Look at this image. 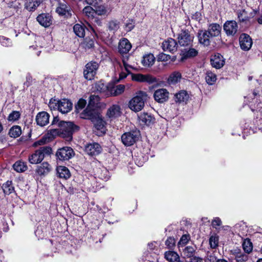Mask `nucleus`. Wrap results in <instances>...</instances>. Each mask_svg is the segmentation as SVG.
Returning <instances> with one entry per match:
<instances>
[{
    "label": "nucleus",
    "instance_id": "nucleus-29",
    "mask_svg": "<svg viewBox=\"0 0 262 262\" xmlns=\"http://www.w3.org/2000/svg\"><path fill=\"white\" fill-rule=\"evenodd\" d=\"M181 74L178 71L172 72L169 76L167 81L170 84H175L180 81Z\"/></svg>",
    "mask_w": 262,
    "mask_h": 262
},
{
    "label": "nucleus",
    "instance_id": "nucleus-13",
    "mask_svg": "<svg viewBox=\"0 0 262 262\" xmlns=\"http://www.w3.org/2000/svg\"><path fill=\"white\" fill-rule=\"evenodd\" d=\"M238 26L235 21H227L224 25V30L227 35L233 36L237 31Z\"/></svg>",
    "mask_w": 262,
    "mask_h": 262
},
{
    "label": "nucleus",
    "instance_id": "nucleus-56",
    "mask_svg": "<svg viewBox=\"0 0 262 262\" xmlns=\"http://www.w3.org/2000/svg\"><path fill=\"white\" fill-rule=\"evenodd\" d=\"M222 224V221L219 217L214 218L212 222V225L213 227L216 228L217 226H221Z\"/></svg>",
    "mask_w": 262,
    "mask_h": 262
},
{
    "label": "nucleus",
    "instance_id": "nucleus-32",
    "mask_svg": "<svg viewBox=\"0 0 262 262\" xmlns=\"http://www.w3.org/2000/svg\"><path fill=\"white\" fill-rule=\"evenodd\" d=\"M164 257L169 262H177L180 259V256L178 253L172 251L166 252Z\"/></svg>",
    "mask_w": 262,
    "mask_h": 262
},
{
    "label": "nucleus",
    "instance_id": "nucleus-55",
    "mask_svg": "<svg viewBox=\"0 0 262 262\" xmlns=\"http://www.w3.org/2000/svg\"><path fill=\"white\" fill-rule=\"evenodd\" d=\"M165 245L169 248H172L175 245L174 239L172 237H168L165 242Z\"/></svg>",
    "mask_w": 262,
    "mask_h": 262
},
{
    "label": "nucleus",
    "instance_id": "nucleus-26",
    "mask_svg": "<svg viewBox=\"0 0 262 262\" xmlns=\"http://www.w3.org/2000/svg\"><path fill=\"white\" fill-rule=\"evenodd\" d=\"M155 61V57L153 54L148 53L145 54L142 59V63L143 66L150 67L152 66Z\"/></svg>",
    "mask_w": 262,
    "mask_h": 262
},
{
    "label": "nucleus",
    "instance_id": "nucleus-4",
    "mask_svg": "<svg viewBox=\"0 0 262 262\" xmlns=\"http://www.w3.org/2000/svg\"><path fill=\"white\" fill-rule=\"evenodd\" d=\"M72 103L67 99H62L60 100L51 99L49 104V106L51 110H58L62 114L69 112L72 110Z\"/></svg>",
    "mask_w": 262,
    "mask_h": 262
},
{
    "label": "nucleus",
    "instance_id": "nucleus-31",
    "mask_svg": "<svg viewBox=\"0 0 262 262\" xmlns=\"http://www.w3.org/2000/svg\"><path fill=\"white\" fill-rule=\"evenodd\" d=\"M195 251V249L194 247L192 246H187L181 248V251L180 252L185 258H189L193 257Z\"/></svg>",
    "mask_w": 262,
    "mask_h": 262
},
{
    "label": "nucleus",
    "instance_id": "nucleus-12",
    "mask_svg": "<svg viewBox=\"0 0 262 262\" xmlns=\"http://www.w3.org/2000/svg\"><path fill=\"white\" fill-rule=\"evenodd\" d=\"M154 97L157 102L163 103L168 100L169 93L165 89H158L155 92Z\"/></svg>",
    "mask_w": 262,
    "mask_h": 262
},
{
    "label": "nucleus",
    "instance_id": "nucleus-42",
    "mask_svg": "<svg viewBox=\"0 0 262 262\" xmlns=\"http://www.w3.org/2000/svg\"><path fill=\"white\" fill-rule=\"evenodd\" d=\"M2 188L6 194H9L14 191V187L12 186L11 181H8L3 185Z\"/></svg>",
    "mask_w": 262,
    "mask_h": 262
},
{
    "label": "nucleus",
    "instance_id": "nucleus-3",
    "mask_svg": "<svg viewBox=\"0 0 262 262\" xmlns=\"http://www.w3.org/2000/svg\"><path fill=\"white\" fill-rule=\"evenodd\" d=\"M147 98L146 92L139 91L136 93L135 96L129 101L128 107L135 112L141 111L145 104Z\"/></svg>",
    "mask_w": 262,
    "mask_h": 262
},
{
    "label": "nucleus",
    "instance_id": "nucleus-28",
    "mask_svg": "<svg viewBox=\"0 0 262 262\" xmlns=\"http://www.w3.org/2000/svg\"><path fill=\"white\" fill-rule=\"evenodd\" d=\"M100 101V97L98 95L93 94L90 96L89 103L85 110L89 108V110H94L96 112V110L93 108L95 105H97Z\"/></svg>",
    "mask_w": 262,
    "mask_h": 262
},
{
    "label": "nucleus",
    "instance_id": "nucleus-9",
    "mask_svg": "<svg viewBox=\"0 0 262 262\" xmlns=\"http://www.w3.org/2000/svg\"><path fill=\"white\" fill-rule=\"evenodd\" d=\"M193 36H191L188 31H183L178 36V42L181 46H187L191 45Z\"/></svg>",
    "mask_w": 262,
    "mask_h": 262
},
{
    "label": "nucleus",
    "instance_id": "nucleus-10",
    "mask_svg": "<svg viewBox=\"0 0 262 262\" xmlns=\"http://www.w3.org/2000/svg\"><path fill=\"white\" fill-rule=\"evenodd\" d=\"M132 78L133 80L140 82L151 83L156 82V78L149 74H132Z\"/></svg>",
    "mask_w": 262,
    "mask_h": 262
},
{
    "label": "nucleus",
    "instance_id": "nucleus-48",
    "mask_svg": "<svg viewBox=\"0 0 262 262\" xmlns=\"http://www.w3.org/2000/svg\"><path fill=\"white\" fill-rule=\"evenodd\" d=\"M20 117L19 112L13 111L8 116V120L9 121H15L18 119Z\"/></svg>",
    "mask_w": 262,
    "mask_h": 262
},
{
    "label": "nucleus",
    "instance_id": "nucleus-44",
    "mask_svg": "<svg viewBox=\"0 0 262 262\" xmlns=\"http://www.w3.org/2000/svg\"><path fill=\"white\" fill-rule=\"evenodd\" d=\"M189 240V235L186 234L182 235L178 244L179 251H181V248L184 247L188 243Z\"/></svg>",
    "mask_w": 262,
    "mask_h": 262
},
{
    "label": "nucleus",
    "instance_id": "nucleus-34",
    "mask_svg": "<svg viewBox=\"0 0 262 262\" xmlns=\"http://www.w3.org/2000/svg\"><path fill=\"white\" fill-rule=\"evenodd\" d=\"M57 172L60 178L67 179L70 177V172L65 166H60L57 167Z\"/></svg>",
    "mask_w": 262,
    "mask_h": 262
},
{
    "label": "nucleus",
    "instance_id": "nucleus-16",
    "mask_svg": "<svg viewBox=\"0 0 262 262\" xmlns=\"http://www.w3.org/2000/svg\"><path fill=\"white\" fill-rule=\"evenodd\" d=\"M162 47L163 50L174 52L177 50L178 45L172 38H169L163 42Z\"/></svg>",
    "mask_w": 262,
    "mask_h": 262
},
{
    "label": "nucleus",
    "instance_id": "nucleus-49",
    "mask_svg": "<svg viewBox=\"0 0 262 262\" xmlns=\"http://www.w3.org/2000/svg\"><path fill=\"white\" fill-rule=\"evenodd\" d=\"M217 258L214 253H208L205 259L206 262H216Z\"/></svg>",
    "mask_w": 262,
    "mask_h": 262
},
{
    "label": "nucleus",
    "instance_id": "nucleus-19",
    "mask_svg": "<svg viewBox=\"0 0 262 262\" xmlns=\"http://www.w3.org/2000/svg\"><path fill=\"white\" fill-rule=\"evenodd\" d=\"M56 12L61 15H63L66 17L71 16V8L65 3H60L59 6L57 8Z\"/></svg>",
    "mask_w": 262,
    "mask_h": 262
},
{
    "label": "nucleus",
    "instance_id": "nucleus-30",
    "mask_svg": "<svg viewBox=\"0 0 262 262\" xmlns=\"http://www.w3.org/2000/svg\"><path fill=\"white\" fill-rule=\"evenodd\" d=\"M39 5V0H28L25 3V8L29 11H34Z\"/></svg>",
    "mask_w": 262,
    "mask_h": 262
},
{
    "label": "nucleus",
    "instance_id": "nucleus-11",
    "mask_svg": "<svg viewBox=\"0 0 262 262\" xmlns=\"http://www.w3.org/2000/svg\"><path fill=\"white\" fill-rule=\"evenodd\" d=\"M239 40L242 50L248 51L250 49L252 45V40L249 35L246 34H242L239 37Z\"/></svg>",
    "mask_w": 262,
    "mask_h": 262
},
{
    "label": "nucleus",
    "instance_id": "nucleus-61",
    "mask_svg": "<svg viewBox=\"0 0 262 262\" xmlns=\"http://www.w3.org/2000/svg\"><path fill=\"white\" fill-rule=\"evenodd\" d=\"M94 46V41L92 40H90L86 44V46L89 48H92Z\"/></svg>",
    "mask_w": 262,
    "mask_h": 262
},
{
    "label": "nucleus",
    "instance_id": "nucleus-7",
    "mask_svg": "<svg viewBox=\"0 0 262 262\" xmlns=\"http://www.w3.org/2000/svg\"><path fill=\"white\" fill-rule=\"evenodd\" d=\"M74 155V152L70 147H64L59 149L56 153L58 159L61 161L68 160Z\"/></svg>",
    "mask_w": 262,
    "mask_h": 262
},
{
    "label": "nucleus",
    "instance_id": "nucleus-2",
    "mask_svg": "<svg viewBox=\"0 0 262 262\" xmlns=\"http://www.w3.org/2000/svg\"><path fill=\"white\" fill-rule=\"evenodd\" d=\"M81 117L84 119H89L92 120L93 122L95 128L100 130L102 134L105 132V122L96 112L93 110H89V108L85 110L83 113L81 114Z\"/></svg>",
    "mask_w": 262,
    "mask_h": 262
},
{
    "label": "nucleus",
    "instance_id": "nucleus-6",
    "mask_svg": "<svg viewBox=\"0 0 262 262\" xmlns=\"http://www.w3.org/2000/svg\"><path fill=\"white\" fill-rule=\"evenodd\" d=\"M99 68V64L96 62H90L88 63L83 71L84 76L88 80H92L96 74Z\"/></svg>",
    "mask_w": 262,
    "mask_h": 262
},
{
    "label": "nucleus",
    "instance_id": "nucleus-17",
    "mask_svg": "<svg viewBox=\"0 0 262 262\" xmlns=\"http://www.w3.org/2000/svg\"><path fill=\"white\" fill-rule=\"evenodd\" d=\"M49 117L50 115L47 112H40L36 115V123L38 125L40 126H45L49 122Z\"/></svg>",
    "mask_w": 262,
    "mask_h": 262
},
{
    "label": "nucleus",
    "instance_id": "nucleus-14",
    "mask_svg": "<svg viewBox=\"0 0 262 262\" xmlns=\"http://www.w3.org/2000/svg\"><path fill=\"white\" fill-rule=\"evenodd\" d=\"M37 21L45 27H49L52 23L51 15L48 13H42L37 17Z\"/></svg>",
    "mask_w": 262,
    "mask_h": 262
},
{
    "label": "nucleus",
    "instance_id": "nucleus-39",
    "mask_svg": "<svg viewBox=\"0 0 262 262\" xmlns=\"http://www.w3.org/2000/svg\"><path fill=\"white\" fill-rule=\"evenodd\" d=\"M243 248L244 251L249 254L253 250V245L251 241L249 238L245 239L243 242Z\"/></svg>",
    "mask_w": 262,
    "mask_h": 262
},
{
    "label": "nucleus",
    "instance_id": "nucleus-25",
    "mask_svg": "<svg viewBox=\"0 0 262 262\" xmlns=\"http://www.w3.org/2000/svg\"><path fill=\"white\" fill-rule=\"evenodd\" d=\"M199 39L201 43L205 46L210 44V38L211 37L208 31H200L199 32Z\"/></svg>",
    "mask_w": 262,
    "mask_h": 262
},
{
    "label": "nucleus",
    "instance_id": "nucleus-47",
    "mask_svg": "<svg viewBox=\"0 0 262 262\" xmlns=\"http://www.w3.org/2000/svg\"><path fill=\"white\" fill-rule=\"evenodd\" d=\"M248 258V256L246 254L239 253L235 256V259L237 262H244Z\"/></svg>",
    "mask_w": 262,
    "mask_h": 262
},
{
    "label": "nucleus",
    "instance_id": "nucleus-36",
    "mask_svg": "<svg viewBox=\"0 0 262 262\" xmlns=\"http://www.w3.org/2000/svg\"><path fill=\"white\" fill-rule=\"evenodd\" d=\"M21 134V127L18 125H15L12 127L9 132V136L12 138H17Z\"/></svg>",
    "mask_w": 262,
    "mask_h": 262
},
{
    "label": "nucleus",
    "instance_id": "nucleus-21",
    "mask_svg": "<svg viewBox=\"0 0 262 262\" xmlns=\"http://www.w3.org/2000/svg\"><path fill=\"white\" fill-rule=\"evenodd\" d=\"M122 63L123 66L120 64L121 71L119 74V79H123L125 78L127 75L130 73V72L129 69L132 68V67L127 64L126 58L124 57H123L122 59Z\"/></svg>",
    "mask_w": 262,
    "mask_h": 262
},
{
    "label": "nucleus",
    "instance_id": "nucleus-62",
    "mask_svg": "<svg viewBox=\"0 0 262 262\" xmlns=\"http://www.w3.org/2000/svg\"><path fill=\"white\" fill-rule=\"evenodd\" d=\"M59 121V119L57 117H54L53 120L52 121V124H55L57 123Z\"/></svg>",
    "mask_w": 262,
    "mask_h": 262
},
{
    "label": "nucleus",
    "instance_id": "nucleus-18",
    "mask_svg": "<svg viewBox=\"0 0 262 262\" xmlns=\"http://www.w3.org/2000/svg\"><path fill=\"white\" fill-rule=\"evenodd\" d=\"M101 148L97 143L88 144L85 147V152L89 155H97L101 152Z\"/></svg>",
    "mask_w": 262,
    "mask_h": 262
},
{
    "label": "nucleus",
    "instance_id": "nucleus-54",
    "mask_svg": "<svg viewBox=\"0 0 262 262\" xmlns=\"http://www.w3.org/2000/svg\"><path fill=\"white\" fill-rule=\"evenodd\" d=\"M107 12V9L104 6H100L96 8V13L99 15L105 14Z\"/></svg>",
    "mask_w": 262,
    "mask_h": 262
},
{
    "label": "nucleus",
    "instance_id": "nucleus-51",
    "mask_svg": "<svg viewBox=\"0 0 262 262\" xmlns=\"http://www.w3.org/2000/svg\"><path fill=\"white\" fill-rule=\"evenodd\" d=\"M170 59V56L165 53H160L157 57L159 61H167Z\"/></svg>",
    "mask_w": 262,
    "mask_h": 262
},
{
    "label": "nucleus",
    "instance_id": "nucleus-63",
    "mask_svg": "<svg viewBox=\"0 0 262 262\" xmlns=\"http://www.w3.org/2000/svg\"><path fill=\"white\" fill-rule=\"evenodd\" d=\"M257 21L259 24H262V15L258 17Z\"/></svg>",
    "mask_w": 262,
    "mask_h": 262
},
{
    "label": "nucleus",
    "instance_id": "nucleus-38",
    "mask_svg": "<svg viewBox=\"0 0 262 262\" xmlns=\"http://www.w3.org/2000/svg\"><path fill=\"white\" fill-rule=\"evenodd\" d=\"M176 101L179 102H186L189 96L185 91H181L175 95Z\"/></svg>",
    "mask_w": 262,
    "mask_h": 262
},
{
    "label": "nucleus",
    "instance_id": "nucleus-43",
    "mask_svg": "<svg viewBox=\"0 0 262 262\" xmlns=\"http://www.w3.org/2000/svg\"><path fill=\"white\" fill-rule=\"evenodd\" d=\"M205 79L208 84L212 85L216 80V75L211 71H207L206 73Z\"/></svg>",
    "mask_w": 262,
    "mask_h": 262
},
{
    "label": "nucleus",
    "instance_id": "nucleus-20",
    "mask_svg": "<svg viewBox=\"0 0 262 262\" xmlns=\"http://www.w3.org/2000/svg\"><path fill=\"white\" fill-rule=\"evenodd\" d=\"M132 47L130 43L126 39H121L119 43V52L121 54H125L129 52Z\"/></svg>",
    "mask_w": 262,
    "mask_h": 262
},
{
    "label": "nucleus",
    "instance_id": "nucleus-46",
    "mask_svg": "<svg viewBox=\"0 0 262 262\" xmlns=\"http://www.w3.org/2000/svg\"><path fill=\"white\" fill-rule=\"evenodd\" d=\"M107 27L110 31L115 32L119 28V23L116 20H111L107 24Z\"/></svg>",
    "mask_w": 262,
    "mask_h": 262
},
{
    "label": "nucleus",
    "instance_id": "nucleus-64",
    "mask_svg": "<svg viewBox=\"0 0 262 262\" xmlns=\"http://www.w3.org/2000/svg\"><path fill=\"white\" fill-rule=\"evenodd\" d=\"M216 262H228V261L224 259H217V261Z\"/></svg>",
    "mask_w": 262,
    "mask_h": 262
},
{
    "label": "nucleus",
    "instance_id": "nucleus-59",
    "mask_svg": "<svg viewBox=\"0 0 262 262\" xmlns=\"http://www.w3.org/2000/svg\"><path fill=\"white\" fill-rule=\"evenodd\" d=\"M99 0H86L88 4L91 5H95L98 4Z\"/></svg>",
    "mask_w": 262,
    "mask_h": 262
},
{
    "label": "nucleus",
    "instance_id": "nucleus-23",
    "mask_svg": "<svg viewBox=\"0 0 262 262\" xmlns=\"http://www.w3.org/2000/svg\"><path fill=\"white\" fill-rule=\"evenodd\" d=\"M222 28L217 24H210L208 28V32H209L211 37H217L221 34Z\"/></svg>",
    "mask_w": 262,
    "mask_h": 262
},
{
    "label": "nucleus",
    "instance_id": "nucleus-57",
    "mask_svg": "<svg viewBox=\"0 0 262 262\" xmlns=\"http://www.w3.org/2000/svg\"><path fill=\"white\" fill-rule=\"evenodd\" d=\"M189 262H204L203 259L198 257V256H193L190 259Z\"/></svg>",
    "mask_w": 262,
    "mask_h": 262
},
{
    "label": "nucleus",
    "instance_id": "nucleus-1",
    "mask_svg": "<svg viewBox=\"0 0 262 262\" xmlns=\"http://www.w3.org/2000/svg\"><path fill=\"white\" fill-rule=\"evenodd\" d=\"M59 128L51 130L53 135H59L62 138L71 139L73 133L78 130V126L71 122L60 121L58 123Z\"/></svg>",
    "mask_w": 262,
    "mask_h": 262
},
{
    "label": "nucleus",
    "instance_id": "nucleus-60",
    "mask_svg": "<svg viewBox=\"0 0 262 262\" xmlns=\"http://www.w3.org/2000/svg\"><path fill=\"white\" fill-rule=\"evenodd\" d=\"M45 143V141L43 139H41L34 143V145L35 146H36L37 145H43Z\"/></svg>",
    "mask_w": 262,
    "mask_h": 262
},
{
    "label": "nucleus",
    "instance_id": "nucleus-58",
    "mask_svg": "<svg viewBox=\"0 0 262 262\" xmlns=\"http://www.w3.org/2000/svg\"><path fill=\"white\" fill-rule=\"evenodd\" d=\"M246 12L245 11L238 13V17L241 21H244L246 17Z\"/></svg>",
    "mask_w": 262,
    "mask_h": 262
},
{
    "label": "nucleus",
    "instance_id": "nucleus-53",
    "mask_svg": "<svg viewBox=\"0 0 262 262\" xmlns=\"http://www.w3.org/2000/svg\"><path fill=\"white\" fill-rule=\"evenodd\" d=\"M86 104V102L85 100L83 99H80L78 103H77V104L76 105V110L79 112L80 111V110H81L82 109H83L84 106H85Z\"/></svg>",
    "mask_w": 262,
    "mask_h": 262
},
{
    "label": "nucleus",
    "instance_id": "nucleus-15",
    "mask_svg": "<svg viewBox=\"0 0 262 262\" xmlns=\"http://www.w3.org/2000/svg\"><path fill=\"white\" fill-rule=\"evenodd\" d=\"M211 64L216 69H220L225 64L223 57L220 54L216 53L212 56L210 59Z\"/></svg>",
    "mask_w": 262,
    "mask_h": 262
},
{
    "label": "nucleus",
    "instance_id": "nucleus-41",
    "mask_svg": "<svg viewBox=\"0 0 262 262\" xmlns=\"http://www.w3.org/2000/svg\"><path fill=\"white\" fill-rule=\"evenodd\" d=\"M198 54V51L194 49H190L189 50L185 51L181 57V60L184 61L185 59L195 56Z\"/></svg>",
    "mask_w": 262,
    "mask_h": 262
},
{
    "label": "nucleus",
    "instance_id": "nucleus-8",
    "mask_svg": "<svg viewBox=\"0 0 262 262\" xmlns=\"http://www.w3.org/2000/svg\"><path fill=\"white\" fill-rule=\"evenodd\" d=\"M45 147H41L39 149L37 150L34 153L31 155L28 158L30 163L33 164L40 163L45 157V152L46 150Z\"/></svg>",
    "mask_w": 262,
    "mask_h": 262
},
{
    "label": "nucleus",
    "instance_id": "nucleus-52",
    "mask_svg": "<svg viewBox=\"0 0 262 262\" xmlns=\"http://www.w3.org/2000/svg\"><path fill=\"white\" fill-rule=\"evenodd\" d=\"M0 43L2 46L5 47H9L11 45L10 40L4 36H0Z\"/></svg>",
    "mask_w": 262,
    "mask_h": 262
},
{
    "label": "nucleus",
    "instance_id": "nucleus-37",
    "mask_svg": "<svg viewBox=\"0 0 262 262\" xmlns=\"http://www.w3.org/2000/svg\"><path fill=\"white\" fill-rule=\"evenodd\" d=\"M13 168L18 172H22L27 170V166L25 162L18 161L13 164Z\"/></svg>",
    "mask_w": 262,
    "mask_h": 262
},
{
    "label": "nucleus",
    "instance_id": "nucleus-35",
    "mask_svg": "<svg viewBox=\"0 0 262 262\" xmlns=\"http://www.w3.org/2000/svg\"><path fill=\"white\" fill-rule=\"evenodd\" d=\"M96 89L101 93H104L107 96H110V84L105 85L103 83L99 82L96 84Z\"/></svg>",
    "mask_w": 262,
    "mask_h": 262
},
{
    "label": "nucleus",
    "instance_id": "nucleus-5",
    "mask_svg": "<svg viewBox=\"0 0 262 262\" xmlns=\"http://www.w3.org/2000/svg\"><path fill=\"white\" fill-rule=\"evenodd\" d=\"M139 135L137 130L125 133L121 137L122 142L125 146L132 145L138 140Z\"/></svg>",
    "mask_w": 262,
    "mask_h": 262
},
{
    "label": "nucleus",
    "instance_id": "nucleus-33",
    "mask_svg": "<svg viewBox=\"0 0 262 262\" xmlns=\"http://www.w3.org/2000/svg\"><path fill=\"white\" fill-rule=\"evenodd\" d=\"M139 118L141 123L142 124L149 125L154 122V119L150 115L146 113L141 114Z\"/></svg>",
    "mask_w": 262,
    "mask_h": 262
},
{
    "label": "nucleus",
    "instance_id": "nucleus-50",
    "mask_svg": "<svg viewBox=\"0 0 262 262\" xmlns=\"http://www.w3.org/2000/svg\"><path fill=\"white\" fill-rule=\"evenodd\" d=\"M83 13L89 17H93L94 13L93 9L90 6L85 7L83 10Z\"/></svg>",
    "mask_w": 262,
    "mask_h": 262
},
{
    "label": "nucleus",
    "instance_id": "nucleus-24",
    "mask_svg": "<svg viewBox=\"0 0 262 262\" xmlns=\"http://www.w3.org/2000/svg\"><path fill=\"white\" fill-rule=\"evenodd\" d=\"M125 86L123 85L119 84L114 86L112 84H110V96H117L121 94L124 91Z\"/></svg>",
    "mask_w": 262,
    "mask_h": 262
},
{
    "label": "nucleus",
    "instance_id": "nucleus-40",
    "mask_svg": "<svg viewBox=\"0 0 262 262\" xmlns=\"http://www.w3.org/2000/svg\"><path fill=\"white\" fill-rule=\"evenodd\" d=\"M73 30L76 35L80 37H83L85 35V29L83 26L76 24L73 27Z\"/></svg>",
    "mask_w": 262,
    "mask_h": 262
},
{
    "label": "nucleus",
    "instance_id": "nucleus-27",
    "mask_svg": "<svg viewBox=\"0 0 262 262\" xmlns=\"http://www.w3.org/2000/svg\"><path fill=\"white\" fill-rule=\"evenodd\" d=\"M51 170V166L47 162H43L36 169V172L40 176L48 174Z\"/></svg>",
    "mask_w": 262,
    "mask_h": 262
},
{
    "label": "nucleus",
    "instance_id": "nucleus-45",
    "mask_svg": "<svg viewBox=\"0 0 262 262\" xmlns=\"http://www.w3.org/2000/svg\"><path fill=\"white\" fill-rule=\"evenodd\" d=\"M209 243L211 248H216L219 245V236L216 234L211 235L209 238Z\"/></svg>",
    "mask_w": 262,
    "mask_h": 262
},
{
    "label": "nucleus",
    "instance_id": "nucleus-22",
    "mask_svg": "<svg viewBox=\"0 0 262 262\" xmlns=\"http://www.w3.org/2000/svg\"><path fill=\"white\" fill-rule=\"evenodd\" d=\"M121 114L120 106L117 104L113 105L107 110V115L111 118H117Z\"/></svg>",
    "mask_w": 262,
    "mask_h": 262
}]
</instances>
